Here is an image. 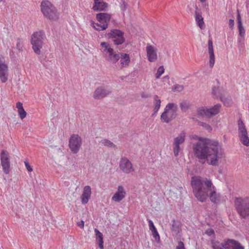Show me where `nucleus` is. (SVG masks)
Segmentation results:
<instances>
[{
  "instance_id": "obj_1",
  "label": "nucleus",
  "mask_w": 249,
  "mask_h": 249,
  "mask_svg": "<svg viewBox=\"0 0 249 249\" xmlns=\"http://www.w3.org/2000/svg\"><path fill=\"white\" fill-rule=\"evenodd\" d=\"M194 156L202 163L206 161L209 165L218 166L219 160L223 156L218 142L209 139L200 138L199 141L193 144Z\"/></svg>"
},
{
  "instance_id": "obj_2",
  "label": "nucleus",
  "mask_w": 249,
  "mask_h": 249,
  "mask_svg": "<svg viewBox=\"0 0 249 249\" xmlns=\"http://www.w3.org/2000/svg\"><path fill=\"white\" fill-rule=\"evenodd\" d=\"M191 184L193 193L199 201H205L209 196L212 202L218 203L220 202L221 196L216 192L215 188L210 180L200 177H193Z\"/></svg>"
},
{
  "instance_id": "obj_3",
  "label": "nucleus",
  "mask_w": 249,
  "mask_h": 249,
  "mask_svg": "<svg viewBox=\"0 0 249 249\" xmlns=\"http://www.w3.org/2000/svg\"><path fill=\"white\" fill-rule=\"evenodd\" d=\"M178 105L175 103H169L165 106L164 111L160 116L162 122L169 123L177 116Z\"/></svg>"
},
{
  "instance_id": "obj_4",
  "label": "nucleus",
  "mask_w": 249,
  "mask_h": 249,
  "mask_svg": "<svg viewBox=\"0 0 249 249\" xmlns=\"http://www.w3.org/2000/svg\"><path fill=\"white\" fill-rule=\"evenodd\" d=\"M40 9L43 16L52 20H56L59 17L55 6L49 0L42 1L40 4Z\"/></svg>"
},
{
  "instance_id": "obj_5",
  "label": "nucleus",
  "mask_w": 249,
  "mask_h": 249,
  "mask_svg": "<svg viewBox=\"0 0 249 249\" xmlns=\"http://www.w3.org/2000/svg\"><path fill=\"white\" fill-rule=\"evenodd\" d=\"M234 205L237 213L241 218H247L249 217V197L236 198Z\"/></svg>"
},
{
  "instance_id": "obj_6",
  "label": "nucleus",
  "mask_w": 249,
  "mask_h": 249,
  "mask_svg": "<svg viewBox=\"0 0 249 249\" xmlns=\"http://www.w3.org/2000/svg\"><path fill=\"white\" fill-rule=\"evenodd\" d=\"M44 37V33L42 31H39L34 33L31 37V44L33 46V49L36 54H40V49L43 46V40Z\"/></svg>"
},
{
  "instance_id": "obj_7",
  "label": "nucleus",
  "mask_w": 249,
  "mask_h": 249,
  "mask_svg": "<svg viewBox=\"0 0 249 249\" xmlns=\"http://www.w3.org/2000/svg\"><path fill=\"white\" fill-rule=\"evenodd\" d=\"M221 107V105L220 104H217L211 108L202 107L197 109V112L199 115L211 118L213 116L217 115L219 112Z\"/></svg>"
},
{
  "instance_id": "obj_8",
  "label": "nucleus",
  "mask_w": 249,
  "mask_h": 249,
  "mask_svg": "<svg viewBox=\"0 0 249 249\" xmlns=\"http://www.w3.org/2000/svg\"><path fill=\"white\" fill-rule=\"evenodd\" d=\"M82 140L81 137L78 134H72L69 142V146L71 152L73 154L77 153L82 146Z\"/></svg>"
},
{
  "instance_id": "obj_9",
  "label": "nucleus",
  "mask_w": 249,
  "mask_h": 249,
  "mask_svg": "<svg viewBox=\"0 0 249 249\" xmlns=\"http://www.w3.org/2000/svg\"><path fill=\"white\" fill-rule=\"evenodd\" d=\"M107 36L115 45H121L125 41L124 33L118 29L111 30L110 32L107 34Z\"/></svg>"
},
{
  "instance_id": "obj_10",
  "label": "nucleus",
  "mask_w": 249,
  "mask_h": 249,
  "mask_svg": "<svg viewBox=\"0 0 249 249\" xmlns=\"http://www.w3.org/2000/svg\"><path fill=\"white\" fill-rule=\"evenodd\" d=\"M238 136L241 143L246 146H249V137L246 126L241 119L238 121Z\"/></svg>"
},
{
  "instance_id": "obj_11",
  "label": "nucleus",
  "mask_w": 249,
  "mask_h": 249,
  "mask_svg": "<svg viewBox=\"0 0 249 249\" xmlns=\"http://www.w3.org/2000/svg\"><path fill=\"white\" fill-rule=\"evenodd\" d=\"M1 165L4 173L9 174L10 172V156L9 153L3 150L0 154Z\"/></svg>"
},
{
  "instance_id": "obj_12",
  "label": "nucleus",
  "mask_w": 249,
  "mask_h": 249,
  "mask_svg": "<svg viewBox=\"0 0 249 249\" xmlns=\"http://www.w3.org/2000/svg\"><path fill=\"white\" fill-rule=\"evenodd\" d=\"M119 167L124 173L130 174L134 171L132 162L127 158H122L119 162Z\"/></svg>"
},
{
  "instance_id": "obj_13",
  "label": "nucleus",
  "mask_w": 249,
  "mask_h": 249,
  "mask_svg": "<svg viewBox=\"0 0 249 249\" xmlns=\"http://www.w3.org/2000/svg\"><path fill=\"white\" fill-rule=\"evenodd\" d=\"M111 92V89L106 86H101L98 87L94 91L93 97L95 99H101Z\"/></svg>"
},
{
  "instance_id": "obj_14",
  "label": "nucleus",
  "mask_w": 249,
  "mask_h": 249,
  "mask_svg": "<svg viewBox=\"0 0 249 249\" xmlns=\"http://www.w3.org/2000/svg\"><path fill=\"white\" fill-rule=\"evenodd\" d=\"M185 133L181 132L178 137L174 139L173 143V152L175 156L178 155L180 150V144H182L185 141Z\"/></svg>"
},
{
  "instance_id": "obj_15",
  "label": "nucleus",
  "mask_w": 249,
  "mask_h": 249,
  "mask_svg": "<svg viewBox=\"0 0 249 249\" xmlns=\"http://www.w3.org/2000/svg\"><path fill=\"white\" fill-rule=\"evenodd\" d=\"M146 51L148 60L150 62H155L158 59L157 49L150 44H147Z\"/></svg>"
},
{
  "instance_id": "obj_16",
  "label": "nucleus",
  "mask_w": 249,
  "mask_h": 249,
  "mask_svg": "<svg viewBox=\"0 0 249 249\" xmlns=\"http://www.w3.org/2000/svg\"><path fill=\"white\" fill-rule=\"evenodd\" d=\"M126 194L124 187L122 185H119L117 191L112 197V200L116 202H120L125 197Z\"/></svg>"
},
{
  "instance_id": "obj_17",
  "label": "nucleus",
  "mask_w": 249,
  "mask_h": 249,
  "mask_svg": "<svg viewBox=\"0 0 249 249\" xmlns=\"http://www.w3.org/2000/svg\"><path fill=\"white\" fill-rule=\"evenodd\" d=\"M223 89L219 87H214L212 89V93L217 98H219L222 101L225 106H229L230 105L231 102L230 101L227 102V99L223 97Z\"/></svg>"
},
{
  "instance_id": "obj_18",
  "label": "nucleus",
  "mask_w": 249,
  "mask_h": 249,
  "mask_svg": "<svg viewBox=\"0 0 249 249\" xmlns=\"http://www.w3.org/2000/svg\"><path fill=\"white\" fill-rule=\"evenodd\" d=\"M91 194V187L89 185L85 186L83 188V191L80 197L82 204H86L88 203L90 198Z\"/></svg>"
},
{
  "instance_id": "obj_19",
  "label": "nucleus",
  "mask_w": 249,
  "mask_h": 249,
  "mask_svg": "<svg viewBox=\"0 0 249 249\" xmlns=\"http://www.w3.org/2000/svg\"><path fill=\"white\" fill-rule=\"evenodd\" d=\"M94 3L92 9L95 11H106L107 9L108 4L105 2L104 0H93Z\"/></svg>"
},
{
  "instance_id": "obj_20",
  "label": "nucleus",
  "mask_w": 249,
  "mask_h": 249,
  "mask_svg": "<svg viewBox=\"0 0 249 249\" xmlns=\"http://www.w3.org/2000/svg\"><path fill=\"white\" fill-rule=\"evenodd\" d=\"M105 59L113 64H115L120 59V53H117L113 50L109 53L107 55Z\"/></svg>"
},
{
  "instance_id": "obj_21",
  "label": "nucleus",
  "mask_w": 249,
  "mask_h": 249,
  "mask_svg": "<svg viewBox=\"0 0 249 249\" xmlns=\"http://www.w3.org/2000/svg\"><path fill=\"white\" fill-rule=\"evenodd\" d=\"M113 50V49L108 42H102L101 43L100 51L104 57L109 53Z\"/></svg>"
},
{
  "instance_id": "obj_22",
  "label": "nucleus",
  "mask_w": 249,
  "mask_h": 249,
  "mask_svg": "<svg viewBox=\"0 0 249 249\" xmlns=\"http://www.w3.org/2000/svg\"><path fill=\"white\" fill-rule=\"evenodd\" d=\"M8 66L6 64L0 65V79L2 83H5L8 80Z\"/></svg>"
},
{
  "instance_id": "obj_23",
  "label": "nucleus",
  "mask_w": 249,
  "mask_h": 249,
  "mask_svg": "<svg viewBox=\"0 0 249 249\" xmlns=\"http://www.w3.org/2000/svg\"><path fill=\"white\" fill-rule=\"evenodd\" d=\"M110 18V15L107 13H101L96 15V18L100 23H107L108 25Z\"/></svg>"
},
{
  "instance_id": "obj_24",
  "label": "nucleus",
  "mask_w": 249,
  "mask_h": 249,
  "mask_svg": "<svg viewBox=\"0 0 249 249\" xmlns=\"http://www.w3.org/2000/svg\"><path fill=\"white\" fill-rule=\"evenodd\" d=\"M208 50L210 55V67L212 68L215 62L214 55L212 40L210 39L208 41Z\"/></svg>"
},
{
  "instance_id": "obj_25",
  "label": "nucleus",
  "mask_w": 249,
  "mask_h": 249,
  "mask_svg": "<svg viewBox=\"0 0 249 249\" xmlns=\"http://www.w3.org/2000/svg\"><path fill=\"white\" fill-rule=\"evenodd\" d=\"M237 26L239 31V34L238 36H245V30L243 26L241 18L240 15L239 14V12L237 10Z\"/></svg>"
},
{
  "instance_id": "obj_26",
  "label": "nucleus",
  "mask_w": 249,
  "mask_h": 249,
  "mask_svg": "<svg viewBox=\"0 0 249 249\" xmlns=\"http://www.w3.org/2000/svg\"><path fill=\"white\" fill-rule=\"evenodd\" d=\"M120 63L122 67H126L128 66L130 59L129 55L127 53H120Z\"/></svg>"
},
{
  "instance_id": "obj_27",
  "label": "nucleus",
  "mask_w": 249,
  "mask_h": 249,
  "mask_svg": "<svg viewBox=\"0 0 249 249\" xmlns=\"http://www.w3.org/2000/svg\"><path fill=\"white\" fill-rule=\"evenodd\" d=\"M195 19L200 28L203 29L204 24L203 18H202L201 13L198 10L197 7H196L195 12Z\"/></svg>"
},
{
  "instance_id": "obj_28",
  "label": "nucleus",
  "mask_w": 249,
  "mask_h": 249,
  "mask_svg": "<svg viewBox=\"0 0 249 249\" xmlns=\"http://www.w3.org/2000/svg\"><path fill=\"white\" fill-rule=\"evenodd\" d=\"M16 107L18 109V113L20 119H23L25 118L27 113L23 107L22 104L20 102H17L16 104Z\"/></svg>"
},
{
  "instance_id": "obj_29",
  "label": "nucleus",
  "mask_w": 249,
  "mask_h": 249,
  "mask_svg": "<svg viewBox=\"0 0 249 249\" xmlns=\"http://www.w3.org/2000/svg\"><path fill=\"white\" fill-rule=\"evenodd\" d=\"M94 231L96 235V240L99 243V247L101 249H103V234L100 232L97 229L94 230Z\"/></svg>"
},
{
  "instance_id": "obj_30",
  "label": "nucleus",
  "mask_w": 249,
  "mask_h": 249,
  "mask_svg": "<svg viewBox=\"0 0 249 249\" xmlns=\"http://www.w3.org/2000/svg\"><path fill=\"white\" fill-rule=\"evenodd\" d=\"M160 104H161V100L159 99V97L158 95H155L154 96V114H156L160 107Z\"/></svg>"
},
{
  "instance_id": "obj_31",
  "label": "nucleus",
  "mask_w": 249,
  "mask_h": 249,
  "mask_svg": "<svg viewBox=\"0 0 249 249\" xmlns=\"http://www.w3.org/2000/svg\"><path fill=\"white\" fill-rule=\"evenodd\" d=\"M92 26L96 30L101 31L106 30L107 28V23H100L98 22V23H92Z\"/></svg>"
},
{
  "instance_id": "obj_32",
  "label": "nucleus",
  "mask_w": 249,
  "mask_h": 249,
  "mask_svg": "<svg viewBox=\"0 0 249 249\" xmlns=\"http://www.w3.org/2000/svg\"><path fill=\"white\" fill-rule=\"evenodd\" d=\"M236 240L228 239L223 242L225 249H231Z\"/></svg>"
},
{
  "instance_id": "obj_33",
  "label": "nucleus",
  "mask_w": 249,
  "mask_h": 249,
  "mask_svg": "<svg viewBox=\"0 0 249 249\" xmlns=\"http://www.w3.org/2000/svg\"><path fill=\"white\" fill-rule=\"evenodd\" d=\"M100 143H101L102 145L108 147H112V148H115L116 145L112 142L106 139H102Z\"/></svg>"
},
{
  "instance_id": "obj_34",
  "label": "nucleus",
  "mask_w": 249,
  "mask_h": 249,
  "mask_svg": "<svg viewBox=\"0 0 249 249\" xmlns=\"http://www.w3.org/2000/svg\"><path fill=\"white\" fill-rule=\"evenodd\" d=\"M190 107V104L186 101H183L180 103V107L183 112H186Z\"/></svg>"
},
{
  "instance_id": "obj_35",
  "label": "nucleus",
  "mask_w": 249,
  "mask_h": 249,
  "mask_svg": "<svg viewBox=\"0 0 249 249\" xmlns=\"http://www.w3.org/2000/svg\"><path fill=\"white\" fill-rule=\"evenodd\" d=\"M238 46L240 50L245 48V36H238Z\"/></svg>"
},
{
  "instance_id": "obj_36",
  "label": "nucleus",
  "mask_w": 249,
  "mask_h": 249,
  "mask_svg": "<svg viewBox=\"0 0 249 249\" xmlns=\"http://www.w3.org/2000/svg\"><path fill=\"white\" fill-rule=\"evenodd\" d=\"M164 69L163 68V66H160L157 71V73L155 74L156 78L157 79L159 78L160 76L164 73Z\"/></svg>"
},
{
  "instance_id": "obj_37",
  "label": "nucleus",
  "mask_w": 249,
  "mask_h": 249,
  "mask_svg": "<svg viewBox=\"0 0 249 249\" xmlns=\"http://www.w3.org/2000/svg\"><path fill=\"white\" fill-rule=\"evenodd\" d=\"M183 86L181 85H175L172 88V90L174 91L180 92L183 89Z\"/></svg>"
},
{
  "instance_id": "obj_38",
  "label": "nucleus",
  "mask_w": 249,
  "mask_h": 249,
  "mask_svg": "<svg viewBox=\"0 0 249 249\" xmlns=\"http://www.w3.org/2000/svg\"><path fill=\"white\" fill-rule=\"evenodd\" d=\"M199 125L203 127L205 129L209 131H211L212 130V127L208 124L200 122H199Z\"/></svg>"
},
{
  "instance_id": "obj_39",
  "label": "nucleus",
  "mask_w": 249,
  "mask_h": 249,
  "mask_svg": "<svg viewBox=\"0 0 249 249\" xmlns=\"http://www.w3.org/2000/svg\"><path fill=\"white\" fill-rule=\"evenodd\" d=\"M231 249H245L244 246L238 241H236Z\"/></svg>"
},
{
  "instance_id": "obj_40",
  "label": "nucleus",
  "mask_w": 249,
  "mask_h": 249,
  "mask_svg": "<svg viewBox=\"0 0 249 249\" xmlns=\"http://www.w3.org/2000/svg\"><path fill=\"white\" fill-rule=\"evenodd\" d=\"M213 249H225L224 243L222 242L221 244H214L213 245Z\"/></svg>"
},
{
  "instance_id": "obj_41",
  "label": "nucleus",
  "mask_w": 249,
  "mask_h": 249,
  "mask_svg": "<svg viewBox=\"0 0 249 249\" xmlns=\"http://www.w3.org/2000/svg\"><path fill=\"white\" fill-rule=\"evenodd\" d=\"M148 225L149 230L152 232L157 230L155 226L154 225L153 221L151 220H148Z\"/></svg>"
},
{
  "instance_id": "obj_42",
  "label": "nucleus",
  "mask_w": 249,
  "mask_h": 249,
  "mask_svg": "<svg viewBox=\"0 0 249 249\" xmlns=\"http://www.w3.org/2000/svg\"><path fill=\"white\" fill-rule=\"evenodd\" d=\"M120 7L122 11H124L126 9V4L124 0H121L120 2Z\"/></svg>"
},
{
  "instance_id": "obj_43",
  "label": "nucleus",
  "mask_w": 249,
  "mask_h": 249,
  "mask_svg": "<svg viewBox=\"0 0 249 249\" xmlns=\"http://www.w3.org/2000/svg\"><path fill=\"white\" fill-rule=\"evenodd\" d=\"M22 48H23L22 43L21 42V41L19 39H18L17 43V49L18 51H21L22 50Z\"/></svg>"
},
{
  "instance_id": "obj_44",
  "label": "nucleus",
  "mask_w": 249,
  "mask_h": 249,
  "mask_svg": "<svg viewBox=\"0 0 249 249\" xmlns=\"http://www.w3.org/2000/svg\"><path fill=\"white\" fill-rule=\"evenodd\" d=\"M176 249H185L183 242L182 241L178 242Z\"/></svg>"
},
{
  "instance_id": "obj_45",
  "label": "nucleus",
  "mask_w": 249,
  "mask_h": 249,
  "mask_svg": "<svg viewBox=\"0 0 249 249\" xmlns=\"http://www.w3.org/2000/svg\"><path fill=\"white\" fill-rule=\"evenodd\" d=\"M24 164H25V167L28 172H31L33 171V169H32V167L30 165L29 162L27 161H25Z\"/></svg>"
},
{
  "instance_id": "obj_46",
  "label": "nucleus",
  "mask_w": 249,
  "mask_h": 249,
  "mask_svg": "<svg viewBox=\"0 0 249 249\" xmlns=\"http://www.w3.org/2000/svg\"><path fill=\"white\" fill-rule=\"evenodd\" d=\"M234 21L233 19H230L229 20V26L230 27V28L231 29H233V27L234 26Z\"/></svg>"
},
{
  "instance_id": "obj_47",
  "label": "nucleus",
  "mask_w": 249,
  "mask_h": 249,
  "mask_svg": "<svg viewBox=\"0 0 249 249\" xmlns=\"http://www.w3.org/2000/svg\"><path fill=\"white\" fill-rule=\"evenodd\" d=\"M206 233L209 236H211L214 234V231L211 229H208L206 231Z\"/></svg>"
},
{
  "instance_id": "obj_48",
  "label": "nucleus",
  "mask_w": 249,
  "mask_h": 249,
  "mask_svg": "<svg viewBox=\"0 0 249 249\" xmlns=\"http://www.w3.org/2000/svg\"><path fill=\"white\" fill-rule=\"evenodd\" d=\"M77 225L81 229H83L84 227V222L83 220H81L77 223Z\"/></svg>"
},
{
  "instance_id": "obj_49",
  "label": "nucleus",
  "mask_w": 249,
  "mask_h": 249,
  "mask_svg": "<svg viewBox=\"0 0 249 249\" xmlns=\"http://www.w3.org/2000/svg\"><path fill=\"white\" fill-rule=\"evenodd\" d=\"M4 64H5L4 58L2 56H0V65H3Z\"/></svg>"
},
{
  "instance_id": "obj_50",
  "label": "nucleus",
  "mask_w": 249,
  "mask_h": 249,
  "mask_svg": "<svg viewBox=\"0 0 249 249\" xmlns=\"http://www.w3.org/2000/svg\"><path fill=\"white\" fill-rule=\"evenodd\" d=\"M157 242H159L160 241V236L159 234L154 237Z\"/></svg>"
},
{
  "instance_id": "obj_51",
  "label": "nucleus",
  "mask_w": 249,
  "mask_h": 249,
  "mask_svg": "<svg viewBox=\"0 0 249 249\" xmlns=\"http://www.w3.org/2000/svg\"><path fill=\"white\" fill-rule=\"evenodd\" d=\"M152 235H153V237H154L155 236H156L159 234L157 230L152 231Z\"/></svg>"
},
{
  "instance_id": "obj_52",
  "label": "nucleus",
  "mask_w": 249,
  "mask_h": 249,
  "mask_svg": "<svg viewBox=\"0 0 249 249\" xmlns=\"http://www.w3.org/2000/svg\"><path fill=\"white\" fill-rule=\"evenodd\" d=\"M172 229V230H175L174 224H172V229Z\"/></svg>"
},
{
  "instance_id": "obj_53",
  "label": "nucleus",
  "mask_w": 249,
  "mask_h": 249,
  "mask_svg": "<svg viewBox=\"0 0 249 249\" xmlns=\"http://www.w3.org/2000/svg\"><path fill=\"white\" fill-rule=\"evenodd\" d=\"M163 79H169V77L168 76H164L163 77Z\"/></svg>"
},
{
  "instance_id": "obj_54",
  "label": "nucleus",
  "mask_w": 249,
  "mask_h": 249,
  "mask_svg": "<svg viewBox=\"0 0 249 249\" xmlns=\"http://www.w3.org/2000/svg\"><path fill=\"white\" fill-rule=\"evenodd\" d=\"M201 2H204L206 1V0H199Z\"/></svg>"
},
{
  "instance_id": "obj_55",
  "label": "nucleus",
  "mask_w": 249,
  "mask_h": 249,
  "mask_svg": "<svg viewBox=\"0 0 249 249\" xmlns=\"http://www.w3.org/2000/svg\"><path fill=\"white\" fill-rule=\"evenodd\" d=\"M172 222H173V223H175V221L174 220H173V221H172Z\"/></svg>"
},
{
  "instance_id": "obj_56",
  "label": "nucleus",
  "mask_w": 249,
  "mask_h": 249,
  "mask_svg": "<svg viewBox=\"0 0 249 249\" xmlns=\"http://www.w3.org/2000/svg\"><path fill=\"white\" fill-rule=\"evenodd\" d=\"M2 1V0H0V2H1Z\"/></svg>"
}]
</instances>
